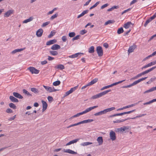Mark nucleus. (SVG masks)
Returning a JSON list of instances; mask_svg holds the SVG:
<instances>
[{
    "mask_svg": "<svg viewBox=\"0 0 156 156\" xmlns=\"http://www.w3.org/2000/svg\"><path fill=\"white\" fill-rule=\"evenodd\" d=\"M130 25H133V24L131 22H128L124 24L123 27L126 29H127L129 28Z\"/></svg>",
    "mask_w": 156,
    "mask_h": 156,
    "instance_id": "nucleus-16",
    "label": "nucleus"
},
{
    "mask_svg": "<svg viewBox=\"0 0 156 156\" xmlns=\"http://www.w3.org/2000/svg\"><path fill=\"white\" fill-rule=\"evenodd\" d=\"M50 23V21H48L45 23H44L43 24L41 25L42 27H44L49 24Z\"/></svg>",
    "mask_w": 156,
    "mask_h": 156,
    "instance_id": "nucleus-48",
    "label": "nucleus"
},
{
    "mask_svg": "<svg viewBox=\"0 0 156 156\" xmlns=\"http://www.w3.org/2000/svg\"><path fill=\"white\" fill-rule=\"evenodd\" d=\"M98 78H95L91 82L89 83V85H91L96 83L97 82H98Z\"/></svg>",
    "mask_w": 156,
    "mask_h": 156,
    "instance_id": "nucleus-22",
    "label": "nucleus"
},
{
    "mask_svg": "<svg viewBox=\"0 0 156 156\" xmlns=\"http://www.w3.org/2000/svg\"><path fill=\"white\" fill-rule=\"evenodd\" d=\"M87 32V31L86 30H82L80 31V34L81 35H83L84 34H85Z\"/></svg>",
    "mask_w": 156,
    "mask_h": 156,
    "instance_id": "nucleus-57",
    "label": "nucleus"
},
{
    "mask_svg": "<svg viewBox=\"0 0 156 156\" xmlns=\"http://www.w3.org/2000/svg\"><path fill=\"white\" fill-rule=\"evenodd\" d=\"M102 97L101 93H99L97 94L94 95L92 96L91 98L94 99H95L97 98H98Z\"/></svg>",
    "mask_w": 156,
    "mask_h": 156,
    "instance_id": "nucleus-18",
    "label": "nucleus"
},
{
    "mask_svg": "<svg viewBox=\"0 0 156 156\" xmlns=\"http://www.w3.org/2000/svg\"><path fill=\"white\" fill-rule=\"evenodd\" d=\"M124 115V112L121 113H117L109 116V118H112L116 116H121Z\"/></svg>",
    "mask_w": 156,
    "mask_h": 156,
    "instance_id": "nucleus-20",
    "label": "nucleus"
},
{
    "mask_svg": "<svg viewBox=\"0 0 156 156\" xmlns=\"http://www.w3.org/2000/svg\"><path fill=\"white\" fill-rule=\"evenodd\" d=\"M155 68H156V66L153 67L151 68L148 69V70H146L145 71H146V73H149L150 72L152 71V70H153Z\"/></svg>",
    "mask_w": 156,
    "mask_h": 156,
    "instance_id": "nucleus-39",
    "label": "nucleus"
},
{
    "mask_svg": "<svg viewBox=\"0 0 156 156\" xmlns=\"http://www.w3.org/2000/svg\"><path fill=\"white\" fill-rule=\"evenodd\" d=\"M136 47V45L135 44H133V45L129 47L128 50V53H130L133 52Z\"/></svg>",
    "mask_w": 156,
    "mask_h": 156,
    "instance_id": "nucleus-8",
    "label": "nucleus"
},
{
    "mask_svg": "<svg viewBox=\"0 0 156 156\" xmlns=\"http://www.w3.org/2000/svg\"><path fill=\"white\" fill-rule=\"evenodd\" d=\"M155 90H156V86L155 87H152L151 88V89H150L145 91L144 92V94H146L147 93H149L150 92H151Z\"/></svg>",
    "mask_w": 156,
    "mask_h": 156,
    "instance_id": "nucleus-19",
    "label": "nucleus"
},
{
    "mask_svg": "<svg viewBox=\"0 0 156 156\" xmlns=\"http://www.w3.org/2000/svg\"><path fill=\"white\" fill-rule=\"evenodd\" d=\"M43 86L47 91L49 92H52L59 90L55 89L54 87H51L49 86H46L45 85H43Z\"/></svg>",
    "mask_w": 156,
    "mask_h": 156,
    "instance_id": "nucleus-1",
    "label": "nucleus"
},
{
    "mask_svg": "<svg viewBox=\"0 0 156 156\" xmlns=\"http://www.w3.org/2000/svg\"><path fill=\"white\" fill-rule=\"evenodd\" d=\"M131 9V8H129L126 10H124L123 12L122 13L121 15H122L123 14L126 12H128Z\"/></svg>",
    "mask_w": 156,
    "mask_h": 156,
    "instance_id": "nucleus-58",
    "label": "nucleus"
},
{
    "mask_svg": "<svg viewBox=\"0 0 156 156\" xmlns=\"http://www.w3.org/2000/svg\"><path fill=\"white\" fill-rule=\"evenodd\" d=\"M123 31L124 30L123 28L122 27H121L118 29L117 33L118 34H120L122 33Z\"/></svg>",
    "mask_w": 156,
    "mask_h": 156,
    "instance_id": "nucleus-35",
    "label": "nucleus"
},
{
    "mask_svg": "<svg viewBox=\"0 0 156 156\" xmlns=\"http://www.w3.org/2000/svg\"><path fill=\"white\" fill-rule=\"evenodd\" d=\"M41 102L43 105V108H47L48 107V105L47 103L43 100H42Z\"/></svg>",
    "mask_w": 156,
    "mask_h": 156,
    "instance_id": "nucleus-32",
    "label": "nucleus"
},
{
    "mask_svg": "<svg viewBox=\"0 0 156 156\" xmlns=\"http://www.w3.org/2000/svg\"><path fill=\"white\" fill-rule=\"evenodd\" d=\"M83 114H84V113L83 112H83H82L78 113L77 114H76V115H73V116H72L70 118L71 119H72V118H75V117H78L79 116H80V115H83Z\"/></svg>",
    "mask_w": 156,
    "mask_h": 156,
    "instance_id": "nucleus-26",
    "label": "nucleus"
},
{
    "mask_svg": "<svg viewBox=\"0 0 156 156\" xmlns=\"http://www.w3.org/2000/svg\"><path fill=\"white\" fill-rule=\"evenodd\" d=\"M100 2V1H98L97 2H96L94 5L92 6L89 9L90 10H91L93 8L96 7Z\"/></svg>",
    "mask_w": 156,
    "mask_h": 156,
    "instance_id": "nucleus-36",
    "label": "nucleus"
},
{
    "mask_svg": "<svg viewBox=\"0 0 156 156\" xmlns=\"http://www.w3.org/2000/svg\"><path fill=\"white\" fill-rule=\"evenodd\" d=\"M61 83L59 80H57L54 82L53 83V85L54 86H57L60 84Z\"/></svg>",
    "mask_w": 156,
    "mask_h": 156,
    "instance_id": "nucleus-38",
    "label": "nucleus"
},
{
    "mask_svg": "<svg viewBox=\"0 0 156 156\" xmlns=\"http://www.w3.org/2000/svg\"><path fill=\"white\" fill-rule=\"evenodd\" d=\"M62 39L63 42H66L67 39L66 36H62Z\"/></svg>",
    "mask_w": 156,
    "mask_h": 156,
    "instance_id": "nucleus-56",
    "label": "nucleus"
},
{
    "mask_svg": "<svg viewBox=\"0 0 156 156\" xmlns=\"http://www.w3.org/2000/svg\"><path fill=\"white\" fill-rule=\"evenodd\" d=\"M35 94H37L39 93L38 90L35 88H31L30 89Z\"/></svg>",
    "mask_w": 156,
    "mask_h": 156,
    "instance_id": "nucleus-34",
    "label": "nucleus"
},
{
    "mask_svg": "<svg viewBox=\"0 0 156 156\" xmlns=\"http://www.w3.org/2000/svg\"><path fill=\"white\" fill-rule=\"evenodd\" d=\"M133 86V85L132 83H131L130 84H129V85H127V86H122V88H128V87H132Z\"/></svg>",
    "mask_w": 156,
    "mask_h": 156,
    "instance_id": "nucleus-52",
    "label": "nucleus"
},
{
    "mask_svg": "<svg viewBox=\"0 0 156 156\" xmlns=\"http://www.w3.org/2000/svg\"><path fill=\"white\" fill-rule=\"evenodd\" d=\"M92 144L93 143L92 142H86L82 143L80 145L82 146H87L91 144Z\"/></svg>",
    "mask_w": 156,
    "mask_h": 156,
    "instance_id": "nucleus-30",
    "label": "nucleus"
},
{
    "mask_svg": "<svg viewBox=\"0 0 156 156\" xmlns=\"http://www.w3.org/2000/svg\"><path fill=\"white\" fill-rule=\"evenodd\" d=\"M96 51L99 57L102 56L103 55V50L101 47L100 46H98L97 47Z\"/></svg>",
    "mask_w": 156,
    "mask_h": 156,
    "instance_id": "nucleus-2",
    "label": "nucleus"
},
{
    "mask_svg": "<svg viewBox=\"0 0 156 156\" xmlns=\"http://www.w3.org/2000/svg\"><path fill=\"white\" fill-rule=\"evenodd\" d=\"M79 139H76L75 140H71V141H70V142H68V143H67V144H66V146H67L70 145V144H73L74 143H76L79 140Z\"/></svg>",
    "mask_w": 156,
    "mask_h": 156,
    "instance_id": "nucleus-14",
    "label": "nucleus"
},
{
    "mask_svg": "<svg viewBox=\"0 0 156 156\" xmlns=\"http://www.w3.org/2000/svg\"><path fill=\"white\" fill-rule=\"evenodd\" d=\"M131 29L127 31L124 34L123 36H125L128 34L130 32Z\"/></svg>",
    "mask_w": 156,
    "mask_h": 156,
    "instance_id": "nucleus-63",
    "label": "nucleus"
},
{
    "mask_svg": "<svg viewBox=\"0 0 156 156\" xmlns=\"http://www.w3.org/2000/svg\"><path fill=\"white\" fill-rule=\"evenodd\" d=\"M48 99L50 103H51L54 100L53 98L51 96H50L48 97Z\"/></svg>",
    "mask_w": 156,
    "mask_h": 156,
    "instance_id": "nucleus-46",
    "label": "nucleus"
},
{
    "mask_svg": "<svg viewBox=\"0 0 156 156\" xmlns=\"http://www.w3.org/2000/svg\"><path fill=\"white\" fill-rule=\"evenodd\" d=\"M55 34V32H53V31H51L49 35L48 36V38H50L53 36Z\"/></svg>",
    "mask_w": 156,
    "mask_h": 156,
    "instance_id": "nucleus-43",
    "label": "nucleus"
},
{
    "mask_svg": "<svg viewBox=\"0 0 156 156\" xmlns=\"http://www.w3.org/2000/svg\"><path fill=\"white\" fill-rule=\"evenodd\" d=\"M9 99L10 101L13 102H18L19 100L14 97L12 96H9Z\"/></svg>",
    "mask_w": 156,
    "mask_h": 156,
    "instance_id": "nucleus-13",
    "label": "nucleus"
},
{
    "mask_svg": "<svg viewBox=\"0 0 156 156\" xmlns=\"http://www.w3.org/2000/svg\"><path fill=\"white\" fill-rule=\"evenodd\" d=\"M94 51V47L93 46H91L88 49V52L90 53H93Z\"/></svg>",
    "mask_w": 156,
    "mask_h": 156,
    "instance_id": "nucleus-27",
    "label": "nucleus"
},
{
    "mask_svg": "<svg viewBox=\"0 0 156 156\" xmlns=\"http://www.w3.org/2000/svg\"><path fill=\"white\" fill-rule=\"evenodd\" d=\"M78 87V86H75L71 88L69 90L67 91L65 93V94L64 95V96H66L69 95L70 94L73 93V91H75L77 88Z\"/></svg>",
    "mask_w": 156,
    "mask_h": 156,
    "instance_id": "nucleus-4",
    "label": "nucleus"
},
{
    "mask_svg": "<svg viewBox=\"0 0 156 156\" xmlns=\"http://www.w3.org/2000/svg\"><path fill=\"white\" fill-rule=\"evenodd\" d=\"M130 119V118H127L126 119H122L121 120H120V122H123L125 121H126L128 120H129Z\"/></svg>",
    "mask_w": 156,
    "mask_h": 156,
    "instance_id": "nucleus-60",
    "label": "nucleus"
},
{
    "mask_svg": "<svg viewBox=\"0 0 156 156\" xmlns=\"http://www.w3.org/2000/svg\"><path fill=\"white\" fill-rule=\"evenodd\" d=\"M122 127V131H123L126 130L128 129H129V126H124Z\"/></svg>",
    "mask_w": 156,
    "mask_h": 156,
    "instance_id": "nucleus-59",
    "label": "nucleus"
},
{
    "mask_svg": "<svg viewBox=\"0 0 156 156\" xmlns=\"http://www.w3.org/2000/svg\"><path fill=\"white\" fill-rule=\"evenodd\" d=\"M115 22V21L113 20H109L105 22L104 25L106 26L108 24L113 23Z\"/></svg>",
    "mask_w": 156,
    "mask_h": 156,
    "instance_id": "nucleus-29",
    "label": "nucleus"
},
{
    "mask_svg": "<svg viewBox=\"0 0 156 156\" xmlns=\"http://www.w3.org/2000/svg\"><path fill=\"white\" fill-rule=\"evenodd\" d=\"M94 121L92 119H88L83 120L84 123H87L88 122H90Z\"/></svg>",
    "mask_w": 156,
    "mask_h": 156,
    "instance_id": "nucleus-42",
    "label": "nucleus"
},
{
    "mask_svg": "<svg viewBox=\"0 0 156 156\" xmlns=\"http://www.w3.org/2000/svg\"><path fill=\"white\" fill-rule=\"evenodd\" d=\"M13 95L15 97L19 99H22L23 97L20 94L17 92L13 93Z\"/></svg>",
    "mask_w": 156,
    "mask_h": 156,
    "instance_id": "nucleus-11",
    "label": "nucleus"
},
{
    "mask_svg": "<svg viewBox=\"0 0 156 156\" xmlns=\"http://www.w3.org/2000/svg\"><path fill=\"white\" fill-rule=\"evenodd\" d=\"M80 35H77L75 37H73L72 39V41H74L75 40H77L79 39L80 38Z\"/></svg>",
    "mask_w": 156,
    "mask_h": 156,
    "instance_id": "nucleus-44",
    "label": "nucleus"
},
{
    "mask_svg": "<svg viewBox=\"0 0 156 156\" xmlns=\"http://www.w3.org/2000/svg\"><path fill=\"white\" fill-rule=\"evenodd\" d=\"M125 80H123L120 81H119L118 82H115V83H112V86H114L116 85L117 84H118L119 83H122V82H124Z\"/></svg>",
    "mask_w": 156,
    "mask_h": 156,
    "instance_id": "nucleus-45",
    "label": "nucleus"
},
{
    "mask_svg": "<svg viewBox=\"0 0 156 156\" xmlns=\"http://www.w3.org/2000/svg\"><path fill=\"white\" fill-rule=\"evenodd\" d=\"M49 53L52 55L55 56L58 54V52L56 51H50Z\"/></svg>",
    "mask_w": 156,
    "mask_h": 156,
    "instance_id": "nucleus-23",
    "label": "nucleus"
},
{
    "mask_svg": "<svg viewBox=\"0 0 156 156\" xmlns=\"http://www.w3.org/2000/svg\"><path fill=\"white\" fill-rule=\"evenodd\" d=\"M54 59V57H51L50 56H48V59L49 61H51Z\"/></svg>",
    "mask_w": 156,
    "mask_h": 156,
    "instance_id": "nucleus-62",
    "label": "nucleus"
},
{
    "mask_svg": "<svg viewBox=\"0 0 156 156\" xmlns=\"http://www.w3.org/2000/svg\"><path fill=\"white\" fill-rule=\"evenodd\" d=\"M122 127H121L119 128H117L116 129H115V131L117 132H118L119 133L121 132H123V131H122Z\"/></svg>",
    "mask_w": 156,
    "mask_h": 156,
    "instance_id": "nucleus-50",
    "label": "nucleus"
},
{
    "mask_svg": "<svg viewBox=\"0 0 156 156\" xmlns=\"http://www.w3.org/2000/svg\"><path fill=\"white\" fill-rule=\"evenodd\" d=\"M23 94H26L28 96H32L31 94H30L25 89H23Z\"/></svg>",
    "mask_w": 156,
    "mask_h": 156,
    "instance_id": "nucleus-33",
    "label": "nucleus"
},
{
    "mask_svg": "<svg viewBox=\"0 0 156 156\" xmlns=\"http://www.w3.org/2000/svg\"><path fill=\"white\" fill-rule=\"evenodd\" d=\"M48 62L46 60H44L43 61H41V64L42 65H44V64H45L47 63Z\"/></svg>",
    "mask_w": 156,
    "mask_h": 156,
    "instance_id": "nucleus-64",
    "label": "nucleus"
},
{
    "mask_svg": "<svg viewBox=\"0 0 156 156\" xmlns=\"http://www.w3.org/2000/svg\"><path fill=\"white\" fill-rule=\"evenodd\" d=\"M55 68L59 69H60V70H62L65 69V67L62 64L58 65L57 66H56Z\"/></svg>",
    "mask_w": 156,
    "mask_h": 156,
    "instance_id": "nucleus-24",
    "label": "nucleus"
},
{
    "mask_svg": "<svg viewBox=\"0 0 156 156\" xmlns=\"http://www.w3.org/2000/svg\"><path fill=\"white\" fill-rule=\"evenodd\" d=\"M76 35V34L74 32H70L69 34V36L70 37H74Z\"/></svg>",
    "mask_w": 156,
    "mask_h": 156,
    "instance_id": "nucleus-41",
    "label": "nucleus"
},
{
    "mask_svg": "<svg viewBox=\"0 0 156 156\" xmlns=\"http://www.w3.org/2000/svg\"><path fill=\"white\" fill-rule=\"evenodd\" d=\"M33 19V17H30L28 19H27L23 21V23H27L28 22L31 21Z\"/></svg>",
    "mask_w": 156,
    "mask_h": 156,
    "instance_id": "nucleus-25",
    "label": "nucleus"
},
{
    "mask_svg": "<svg viewBox=\"0 0 156 156\" xmlns=\"http://www.w3.org/2000/svg\"><path fill=\"white\" fill-rule=\"evenodd\" d=\"M58 16V14L57 13H55V14L52 16L50 18V19L51 20H53L55 18H56Z\"/></svg>",
    "mask_w": 156,
    "mask_h": 156,
    "instance_id": "nucleus-40",
    "label": "nucleus"
},
{
    "mask_svg": "<svg viewBox=\"0 0 156 156\" xmlns=\"http://www.w3.org/2000/svg\"><path fill=\"white\" fill-rule=\"evenodd\" d=\"M141 101H139L138 102L136 103H134L133 104H132L131 105H128L125 106L124 107H125V109L129 108L132 107L133 106H135L136 105H137L138 104H139L140 102H141Z\"/></svg>",
    "mask_w": 156,
    "mask_h": 156,
    "instance_id": "nucleus-17",
    "label": "nucleus"
},
{
    "mask_svg": "<svg viewBox=\"0 0 156 156\" xmlns=\"http://www.w3.org/2000/svg\"><path fill=\"white\" fill-rule=\"evenodd\" d=\"M24 49H25V48L16 49H15V50H14L11 53L12 54H14L17 52H20V51H21L23 50H24Z\"/></svg>",
    "mask_w": 156,
    "mask_h": 156,
    "instance_id": "nucleus-21",
    "label": "nucleus"
},
{
    "mask_svg": "<svg viewBox=\"0 0 156 156\" xmlns=\"http://www.w3.org/2000/svg\"><path fill=\"white\" fill-rule=\"evenodd\" d=\"M43 30L42 29H39L36 32V34L37 37H40L41 36Z\"/></svg>",
    "mask_w": 156,
    "mask_h": 156,
    "instance_id": "nucleus-6",
    "label": "nucleus"
},
{
    "mask_svg": "<svg viewBox=\"0 0 156 156\" xmlns=\"http://www.w3.org/2000/svg\"><path fill=\"white\" fill-rule=\"evenodd\" d=\"M28 115H30V116H31V120H32V119H35L37 117L36 115L33 114V113H29Z\"/></svg>",
    "mask_w": 156,
    "mask_h": 156,
    "instance_id": "nucleus-28",
    "label": "nucleus"
},
{
    "mask_svg": "<svg viewBox=\"0 0 156 156\" xmlns=\"http://www.w3.org/2000/svg\"><path fill=\"white\" fill-rule=\"evenodd\" d=\"M151 21V20H150V19H148V20H147L145 22V23L144 24V26L146 27L147 25L148 24L150 23Z\"/></svg>",
    "mask_w": 156,
    "mask_h": 156,
    "instance_id": "nucleus-54",
    "label": "nucleus"
},
{
    "mask_svg": "<svg viewBox=\"0 0 156 156\" xmlns=\"http://www.w3.org/2000/svg\"><path fill=\"white\" fill-rule=\"evenodd\" d=\"M13 12V11L12 10H9L4 14V16L5 17H8L12 14Z\"/></svg>",
    "mask_w": 156,
    "mask_h": 156,
    "instance_id": "nucleus-9",
    "label": "nucleus"
},
{
    "mask_svg": "<svg viewBox=\"0 0 156 156\" xmlns=\"http://www.w3.org/2000/svg\"><path fill=\"white\" fill-rule=\"evenodd\" d=\"M28 69H29L32 74L35 73L37 74H38L39 72V70L33 67H30L28 68Z\"/></svg>",
    "mask_w": 156,
    "mask_h": 156,
    "instance_id": "nucleus-3",
    "label": "nucleus"
},
{
    "mask_svg": "<svg viewBox=\"0 0 156 156\" xmlns=\"http://www.w3.org/2000/svg\"><path fill=\"white\" fill-rule=\"evenodd\" d=\"M152 66V65H151V62H150V63H149L148 64H147L144 66L142 67L141 69L142 70H143V69H144L147 67H149Z\"/></svg>",
    "mask_w": 156,
    "mask_h": 156,
    "instance_id": "nucleus-37",
    "label": "nucleus"
},
{
    "mask_svg": "<svg viewBox=\"0 0 156 156\" xmlns=\"http://www.w3.org/2000/svg\"><path fill=\"white\" fill-rule=\"evenodd\" d=\"M61 48L60 46L57 44H54L53 45L51 48V49L53 50H57Z\"/></svg>",
    "mask_w": 156,
    "mask_h": 156,
    "instance_id": "nucleus-10",
    "label": "nucleus"
},
{
    "mask_svg": "<svg viewBox=\"0 0 156 156\" xmlns=\"http://www.w3.org/2000/svg\"><path fill=\"white\" fill-rule=\"evenodd\" d=\"M9 106L10 108L14 109H16L17 108L16 106L14 104L12 103L9 104Z\"/></svg>",
    "mask_w": 156,
    "mask_h": 156,
    "instance_id": "nucleus-31",
    "label": "nucleus"
},
{
    "mask_svg": "<svg viewBox=\"0 0 156 156\" xmlns=\"http://www.w3.org/2000/svg\"><path fill=\"white\" fill-rule=\"evenodd\" d=\"M110 139L112 141L115 140L116 139V136L115 133L114 131L111 130L109 133Z\"/></svg>",
    "mask_w": 156,
    "mask_h": 156,
    "instance_id": "nucleus-5",
    "label": "nucleus"
},
{
    "mask_svg": "<svg viewBox=\"0 0 156 156\" xmlns=\"http://www.w3.org/2000/svg\"><path fill=\"white\" fill-rule=\"evenodd\" d=\"M135 110H136L135 109H134V110H131V111H128V112H124V114L125 115V114H129L131 113L132 112H133Z\"/></svg>",
    "mask_w": 156,
    "mask_h": 156,
    "instance_id": "nucleus-51",
    "label": "nucleus"
},
{
    "mask_svg": "<svg viewBox=\"0 0 156 156\" xmlns=\"http://www.w3.org/2000/svg\"><path fill=\"white\" fill-rule=\"evenodd\" d=\"M63 152H64L68 153L71 154H77V153L76 152H75L74 151H72L70 149H68L65 150L64 149L63 150Z\"/></svg>",
    "mask_w": 156,
    "mask_h": 156,
    "instance_id": "nucleus-7",
    "label": "nucleus"
},
{
    "mask_svg": "<svg viewBox=\"0 0 156 156\" xmlns=\"http://www.w3.org/2000/svg\"><path fill=\"white\" fill-rule=\"evenodd\" d=\"M76 57H77L79 56V55H83V53H82L79 52L75 54Z\"/></svg>",
    "mask_w": 156,
    "mask_h": 156,
    "instance_id": "nucleus-61",
    "label": "nucleus"
},
{
    "mask_svg": "<svg viewBox=\"0 0 156 156\" xmlns=\"http://www.w3.org/2000/svg\"><path fill=\"white\" fill-rule=\"evenodd\" d=\"M97 140L99 144V145H101L103 143V140L102 136H99L98 137Z\"/></svg>",
    "mask_w": 156,
    "mask_h": 156,
    "instance_id": "nucleus-15",
    "label": "nucleus"
},
{
    "mask_svg": "<svg viewBox=\"0 0 156 156\" xmlns=\"http://www.w3.org/2000/svg\"><path fill=\"white\" fill-rule=\"evenodd\" d=\"M109 5V4L108 3L105 4L103 5H102L101 7V9H103L104 8L107 7Z\"/></svg>",
    "mask_w": 156,
    "mask_h": 156,
    "instance_id": "nucleus-55",
    "label": "nucleus"
},
{
    "mask_svg": "<svg viewBox=\"0 0 156 156\" xmlns=\"http://www.w3.org/2000/svg\"><path fill=\"white\" fill-rule=\"evenodd\" d=\"M57 42V40L56 39H53L47 42L46 45H49L51 44H54V43H56Z\"/></svg>",
    "mask_w": 156,
    "mask_h": 156,
    "instance_id": "nucleus-12",
    "label": "nucleus"
},
{
    "mask_svg": "<svg viewBox=\"0 0 156 156\" xmlns=\"http://www.w3.org/2000/svg\"><path fill=\"white\" fill-rule=\"evenodd\" d=\"M88 10H86L83 11L81 14L83 16L85 14H87L88 12Z\"/></svg>",
    "mask_w": 156,
    "mask_h": 156,
    "instance_id": "nucleus-53",
    "label": "nucleus"
},
{
    "mask_svg": "<svg viewBox=\"0 0 156 156\" xmlns=\"http://www.w3.org/2000/svg\"><path fill=\"white\" fill-rule=\"evenodd\" d=\"M6 112L8 113H12L13 111L11 108H8L6 110Z\"/></svg>",
    "mask_w": 156,
    "mask_h": 156,
    "instance_id": "nucleus-47",
    "label": "nucleus"
},
{
    "mask_svg": "<svg viewBox=\"0 0 156 156\" xmlns=\"http://www.w3.org/2000/svg\"><path fill=\"white\" fill-rule=\"evenodd\" d=\"M91 110V108L90 107L89 108H87L86 109L85 111H83V113H84V114H85V113H87L90 112Z\"/></svg>",
    "mask_w": 156,
    "mask_h": 156,
    "instance_id": "nucleus-49",
    "label": "nucleus"
}]
</instances>
